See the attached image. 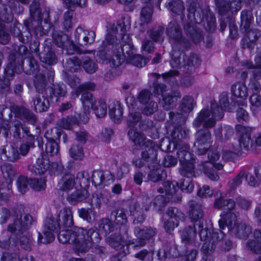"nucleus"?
Segmentation results:
<instances>
[{
  "instance_id": "1",
  "label": "nucleus",
  "mask_w": 261,
  "mask_h": 261,
  "mask_svg": "<svg viewBox=\"0 0 261 261\" xmlns=\"http://www.w3.org/2000/svg\"><path fill=\"white\" fill-rule=\"evenodd\" d=\"M116 32L114 30L110 31L102 41L100 49L97 52V60L103 64H110L112 67L120 65L123 61L121 53L124 54L125 47H129L131 39L128 35L123 34L121 38V42L119 46V40L116 36Z\"/></svg>"
},
{
  "instance_id": "2",
  "label": "nucleus",
  "mask_w": 261,
  "mask_h": 261,
  "mask_svg": "<svg viewBox=\"0 0 261 261\" xmlns=\"http://www.w3.org/2000/svg\"><path fill=\"white\" fill-rule=\"evenodd\" d=\"M58 240L63 244H73L80 252H85L91 246L92 242L99 240V234L93 229L88 230L83 228L74 227L70 229L62 230L58 234Z\"/></svg>"
},
{
  "instance_id": "3",
  "label": "nucleus",
  "mask_w": 261,
  "mask_h": 261,
  "mask_svg": "<svg viewBox=\"0 0 261 261\" xmlns=\"http://www.w3.org/2000/svg\"><path fill=\"white\" fill-rule=\"evenodd\" d=\"M228 96L222 94L220 96L219 103L216 101L211 102V111L208 109H203L198 113L193 122L195 127H199L201 124L204 127L212 128L216 124L217 120L221 119L224 114V110H229Z\"/></svg>"
},
{
  "instance_id": "4",
  "label": "nucleus",
  "mask_w": 261,
  "mask_h": 261,
  "mask_svg": "<svg viewBox=\"0 0 261 261\" xmlns=\"http://www.w3.org/2000/svg\"><path fill=\"white\" fill-rule=\"evenodd\" d=\"M188 20L184 24V30L187 35L195 43L200 42L203 38L201 31L194 23H200L204 19V14L198 0L187 1Z\"/></svg>"
},
{
  "instance_id": "5",
  "label": "nucleus",
  "mask_w": 261,
  "mask_h": 261,
  "mask_svg": "<svg viewBox=\"0 0 261 261\" xmlns=\"http://www.w3.org/2000/svg\"><path fill=\"white\" fill-rule=\"evenodd\" d=\"M219 224L221 229L227 226L229 230H231L241 239H246L252 232L251 226L245 223L237 225L235 213H223Z\"/></svg>"
},
{
  "instance_id": "6",
  "label": "nucleus",
  "mask_w": 261,
  "mask_h": 261,
  "mask_svg": "<svg viewBox=\"0 0 261 261\" xmlns=\"http://www.w3.org/2000/svg\"><path fill=\"white\" fill-rule=\"evenodd\" d=\"M60 221L58 213L51 214L46 217L44 221L43 234L39 233V243L47 244L54 240L55 234L60 229Z\"/></svg>"
},
{
  "instance_id": "7",
  "label": "nucleus",
  "mask_w": 261,
  "mask_h": 261,
  "mask_svg": "<svg viewBox=\"0 0 261 261\" xmlns=\"http://www.w3.org/2000/svg\"><path fill=\"white\" fill-rule=\"evenodd\" d=\"M166 34L169 39L173 41L174 46L179 50L183 51L190 47V42L183 37L182 30L176 20H172L168 23Z\"/></svg>"
},
{
  "instance_id": "8",
  "label": "nucleus",
  "mask_w": 261,
  "mask_h": 261,
  "mask_svg": "<svg viewBox=\"0 0 261 261\" xmlns=\"http://www.w3.org/2000/svg\"><path fill=\"white\" fill-rule=\"evenodd\" d=\"M31 18L25 21V25L29 30L33 31L38 36L44 34V29L41 26L42 14L39 8V4L34 1L30 8Z\"/></svg>"
},
{
  "instance_id": "9",
  "label": "nucleus",
  "mask_w": 261,
  "mask_h": 261,
  "mask_svg": "<svg viewBox=\"0 0 261 261\" xmlns=\"http://www.w3.org/2000/svg\"><path fill=\"white\" fill-rule=\"evenodd\" d=\"M189 133L188 129H184L181 127H178L174 128L171 134V140L167 139L163 140L160 144V147L162 150L167 151H170L171 145H173V148H177L179 146L187 144L183 142V139H185Z\"/></svg>"
},
{
  "instance_id": "10",
  "label": "nucleus",
  "mask_w": 261,
  "mask_h": 261,
  "mask_svg": "<svg viewBox=\"0 0 261 261\" xmlns=\"http://www.w3.org/2000/svg\"><path fill=\"white\" fill-rule=\"evenodd\" d=\"M203 127L204 129H201L197 131L195 135V142L194 149L195 152L199 155H202L206 153L211 146V134L208 130L209 128Z\"/></svg>"
},
{
  "instance_id": "11",
  "label": "nucleus",
  "mask_w": 261,
  "mask_h": 261,
  "mask_svg": "<svg viewBox=\"0 0 261 261\" xmlns=\"http://www.w3.org/2000/svg\"><path fill=\"white\" fill-rule=\"evenodd\" d=\"M179 169L180 174L186 177L187 179L181 180L180 185L181 190L185 191L186 192H191L194 188V184L191 180V178L195 176L194 165L192 162L184 163L181 164Z\"/></svg>"
},
{
  "instance_id": "12",
  "label": "nucleus",
  "mask_w": 261,
  "mask_h": 261,
  "mask_svg": "<svg viewBox=\"0 0 261 261\" xmlns=\"http://www.w3.org/2000/svg\"><path fill=\"white\" fill-rule=\"evenodd\" d=\"M16 217H20V220L15 221L12 225L8 226V230L16 234L21 233L27 229L34 221V219L29 213H19Z\"/></svg>"
},
{
  "instance_id": "13",
  "label": "nucleus",
  "mask_w": 261,
  "mask_h": 261,
  "mask_svg": "<svg viewBox=\"0 0 261 261\" xmlns=\"http://www.w3.org/2000/svg\"><path fill=\"white\" fill-rule=\"evenodd\" d=\"M74 39L72 40L74 44L82 46L91 45L94 42L95 34L93 31L85 30L82 27H78L74 32Z\"/></svg>"
},
{
  "instance_id": "14",
  "label": "nucleus",
  "mask_w": 261,
  "mask_h": 261,
  "mask_svg": "<svg viewBox=\"0 0 261 261\" xmlns=\"http://www.w3.org/2000/svg\"><path fill=\"white\" fill-rule=\"evenodd\" d=\"M81 100L83 106V112L79 114L80 120L84 123L88 122L91 110H93L96 102L93 95L90 92L82 94Z\"/></svg>"
},
{
  "instance_id": "15",
  "label": "nucleus",
  "mask_w": 261,
  "mask_h": 261,
  "mask_svg": "<svg viewBox=\"0 0 261 261\" xmlns=\"http://www.w3.org/2000/svg\"><path fill=\"white\" fill-rule=\"evenodd\" d=\"M143 146L141 156L142 159L147 162L148 164L153 163L156 160L157 149L159 147L157 144L150 140L146 141Z\"/></svg>"
},
{
  "instance_id": "16",
  "label": "nucleus",
  "mask_w": 261,
  "mask_h": 261,
  "mask_svg": "<svg viewBox=\"0 0 261 261\" xmlns=\"http://www.w3.org/2000/svg\"><path fill=\"white\" fill-rule=\"evenodd\" d=\"M239 134V144L240 150L244 149L248 150L252 145L251 135L254 128L250 127L239 125L237 127ZM239 151L240 149H236Z\"/></svg>"
},
{
  "instance_id": "17",
  "label": "nucleus",
  "mask_w": 261,
  "mask_h": 261,
  "mask_svg": "<svg viewBox=\"0 0 261 261\" xmlns=\"http://www.w3.org/2000/svg\"><path fill=\"white\" fill-rule=\"evenodd\" d=\"M163 218L164 228L169 233L178 225L180 221L185 220L184 213H165Z\"/></svg>"
},
{
  "instance_id": "18",
  "label": "nucleus",
  "mask_w": 261,
  "mask_h": 261,
  "mask_svg": "<svg viewBox=\"0 0 261 261\" xmlns=\"http://www.w3.org/2000/svg\"><path fill=\"white\" fill-rule=\"evenodd\" d=\"M163 186V188L161 187L158 189L159 193H163L165 192L166 194L171 196V200L175 202L181 201V190L176 183L171 182L168 180L164 181Z\"/></svg>"
},
{
  "instance_id": "19",
  "label": "nucleus",
  "mask_w": 261,
  "mask_h": 261,
  "mask_svg": "<svg viewBox=\"0 0 261 261\" xmlns=\"http://www.w3.org/2000/svg\"><path fill=\"white\" fill-rule=\"evenodd\" d=\"M194 99L191 96H186L182 99L181 102L179 106L180 113H175L171 112L169 113L170 119L172 121L177 120V118L184 120L182 116L183 113H189L193 110Z\"/></svg>"
},
{
  "instance_id": "20",
  "label": "nucleus",
  "mask_w": 261,
  "mask_h": 261,
  "mask_svg": "<svg viewBox=\"0 0 261 261\" xmlns=\"http://www.w3.org/2000/svg\"><path fill=\"white\" fill-rule=\"evenodd\" d=\"M53 38L57 45L61 48H72L73 50L81 53L79 47L74 44L72 40H69V36L67 34L63 32H54L53 35Z\"/></svg>"
},
{
  "instance_id": "21",
  "label": "nucleus",
  "mask_w": 261,
  "mask_h": 261,
  "mask_svg": "<svg viewBox=\"0 0 261 261\" xmlns=\"http://www.w3.org/2000/svg\"><path fill=\"white\" fill-rule=\"evenodd\" d=\"M154 93L157 94H162L163 100L161 105L163 109L165 110H169L174 106V97L170 94H164L163 93L166 91V86L164 84H153Z\"/></svg>"
},
{
  "instance_id": "22",
  "label": "nucleus",
  "mask_w": 261,
  "mask_h": 261,
  "mask_svg": "<svg viewBox=\"0 0 261 261\" xmlns=\"http://www.w3.org/2000/svg\"><path fill=\"white\" fill-rule=\"evenodd\" d=\"M17 2H15L13 0H11L9 2V8L8 9L6 5L4 4H0V16L2 19H3L2 17H4V20L6 21H9L13 19L12 13L13 12H17L16 7L18 6L19 8V4L18 2H20L23 4H28V0H17Z\"/></svg>"
},
{
  "instance_id": "23",
  "label": "nucleus",
  "mask_w": 261,
  "mask_h": 261,
  "mask_svg": "<svg viewBox=\"0 0 261 261\" xmlns=\"http://www.w3.org/2000/svg\"><path fill=\"white\" fill-rule=\"evenodd\" d=\"M134 231L138 239L132 244H135V246L137 247L144 246L146 244L145 239H149L156 234V229L150 227L142 229L135 227Z\"/></svg>"
},
{
  "instance_id": "24",
  "label": "nucleus",
  "mask_w": 261,
  "mask_h": 261,
  "mask_svg": "<svg viewBox=\"0 0 261 261\" xmlns=\"http://www.w3.org/2000/svg\"><path fill=\"white\" fill-rule=\"evenodd\" d=\"M111 119L115 123H120L123 118V109L119 102L111 101L109 105Z\"/></svg>"
},
{
  "instance_id": "25",
  "label": "nucleus",
  "mask_w": 261,
  "mask_h": 261,
  "mask_svg": "<svg viewBox=\"0 0 261 261\" xmlns=\"http://www.w3.org/2000/svg\"><path fill=\"white\" fill-rule=\"evenodd\" d=\"M11 112L16 117L24 119L32 124L35 123L36 121L35 115L23 107L13 106Z\"/></svg>"
},
{
  "instance_id": "26",
  "label": "nucleus",
  "mask_w": 261,
  "mask_h": 261,
  "mask_svg": "<svg viewBox=\"0 0 261 261\" xmlns=\"http://www.w3.org/2000/svg\"><path fill=\"white\" fill-rule=\"evenodd\" d=\"M231 93L237 97L243 99L242 106H246V99L248 96L247 88L243 82H237L233 84L231 88Z\"/></svg>"
},
{
  "instance_id": "27",
  "label": "nucleus",
  "mask_w": 261,
  "mask_h": 261,
  "mask_svg": "<svg viewBox=\"0 0 261 261\" xmlns=\"http://www.w3.org/2000/svg\"><path fill=\"white\" fill-rule=\"evenodd\" d=\"M260 35L259 32L257 30H250L247 32L242 39L243 48L252 49L254 47V43Z\"/></svg>"
},
{
  "instance_id": "28",
  "label": "nucleus",
  "mask_w": 261,
  "mask_h": 261,
  "mask_svg": "<svg viewBox=\"0 0 261 261\" xmlns=\"http://www.w3.org/2000/svg\"><path fill=\"white\" fill-rule=\"evenodd\" d=\"M49 161L43 157L39 158L33 166L31 171L36 175L43 174L49 169Z\"/></svg>"
},
{
  "instance_id": "29",
  "label": "nucleus",
  "mask_w": 261,
  "mask_h": 261,
  "mask_svg": "<svg viewBox=\"0 0 261 261\" xmlns=\"http://www.w3.org/2000/svg\"><path fill=\"white\" fill-rule=\"evenodd\" d=\"M254 238L255 240H249L247 242L246 246L253 253L261 254V231L255 230L254 232Z\"/></svg>"
},
{
  "instance_id": "30",
  "label": "nucleus",
  "mask_w": 261,
  "mask_h": 261,
  "mask_svg": "<svg viewBox=\"0 0 261 261\" xmlns=\"http://www.w3.org/2000/svg\"><path fill=\"white\" fill-rule=\"evenodd\" d=\"M75 185V177L70 173L65 174L58 183L59 190L67 191L72 190Z\"/></svg>"
},
{
  "instance_id": "31",
  "label": "nucleus",
  "mask_w": 261,
  "mask_h": 261,
  "mask_svg": "<svg viewBox=\"0 0 261 261\" xmlns=\"http://www.w3.org/2000/svg\"><path fill=\"white\" fill-rule=\"evenodd\" d=\"M88 195V191L85 189L76 190L67 196V200L70 204H76L86 199Z\"/></svg>"
},
{
  "instance_id": "32",
  "label": "nucleus",
  "mask_w": 261,
  "mask_h": 261,
  "mask_svg": "<svg viewBox=\"0 0 261 261\" xmlns=\"http://www.w3.org/2000/svg\"><path fill=\"white\" fill-rule=\"evenodd\" d=\"M48 89L50 94V98L51 99L56 98V101H58L60 97H65L67 92L66 86L63 84H53Z\"/></svg>"
},
{
  "instance_id": "33",
  "label": "nucleus",
  "mask_w": 261,
  "mask_h": 261,
  "mask_svg": "<svg viewBox=\"0 0 261 261\" xmlns=\"http://www.w3.org/2000/svg\"><path fill=\"white\" fill-rule=\"evenodd\" d=\"M127 135L136 146L144 147V143L147 141L145 135L137 131L136 128H129L128 130Z\"/></svg>"
},
{
  "instance_id": "34",
  "label": "nucleus",
  "mask_w": 261,
  "mask_h": 261,
  "mask_svg": "<svg viewBox=\"0 0 261 261\" xmlns=\"http://www.w3.org/2000/svg\"><path fill=\"white\" fill-rule=\"evenodd\" d=\"M34 109L37 112L46 111L49 105L48 100L42 94L36 95L33 98Z\"/></svg>"
},
{
  "instance_id": "35",
  "label": "nucleus",
  "mask_w": 261,
  "mask_h": 261,
  "mask_svg": "<svg viewBox=\"0 0 261 261\" xmlns=\"http://www.w3.org/2000/svg\"><path fill=\"white\" fill-rule=\"evenodd\" d=\"M152 14V7L150 4L147 5L146 6L143 7L140 16V25L142 27H144L151 22Z\"/></svg>"
},
{
  "instance_id": "36",
  "label": "nucleus",
  "mask_w": 261,
  "mask_h": 261,
  "mask_svg": "<svg viewBox=\"0 0 261 261\" xmlns=\"http://www.w3.org/2000/svg\"><path fill=\"white\" fill-rule=\"evenodd\" d=\"M166 7H168L173 13L180 15L182 21L184 17V12L185 11V6L184 2L181 0H172L167 4Z\"/></svg>"
},
{
  "instance_id": "37",
  "label": "nucleus",
  "mask_w": 261,
  "mask_h": 261,
  "mask_svg": "<svg viewBox=\"0 0 261 261\" xmlns=\"http://www.w3.org/2000/svg\"><path fill=\"white\" fill-rule=\"evenodd\" d=\"M196 238V227L188 226L185 228L181 234V240L185 244H192Z\"/></svg>"
},
{
  "instance_id": "38",
  "label": "nucleus",
  "mask_w": 261,
  "mask_h": 261,
  "mask_svg": "<svg viewBox=\"0 0 261 261\" xmlns=\"http://www.w3.org/2000/svg\"><path fill=\"white\" fill-rule=\"evenodd\" d=\"M176 149H178L177 154L181 165L184 163L191 162V154L190 152V147L188 144H184Z\"/></svg>"
},
{
  "instance_id": "39",
  "label": "nucleus",
  "mask_w": 261,
  "mask_h": 261,
  "mask_svg": "<svg viewBox=\"0 0 261 261\" xmlns=\"http://www.w3.org/2000/svg\"><path fill=\"white\" fill-rule=\"evenodd\" d=\"M180 55L183 58V66L185 67L188 66V70L200 64V59L196 54H192L189 57H187L184 53H180Z\"/></svg>"
},
{
  "instance_id": "40",
  "label": "nucleus",
  "mask_w": 261,
  "mask_h": 261,
  "mask_svg": "<svg viewBox=\"0 0 261 261\" xmlns=\"http://www.w3.org/2000/svg\"><path fill=\"white\" fill-rule=\"evenodd\" d=\"M213 242L205 241L202 247V259L204 261H213L211 255L215 250Z\"/></svg>"
},
{
  "instance_id": "41",
  "label": "nucleus",
  "mask_w": 261,
  "mask_h": 261,
  "mask_svg": "<svg viewBox=\"0 0 261 261\" xmlns=\"http://www.w3.org/2000/svg\"><path fill=\"white\" fill-rule=\"evenodd\" d=\"M164 27L161 25L152 28L149 32V36L154 42H162L164 40Z\"/></svg>"
},
{
  "instance_id": "42",
  "label": "nucleus",
  "mask_w": 261,
  "mask_h": 261,
  "mask_svg": "<svg viewBox=\"0 0 261 261\" xmlns=\"http://www.w3.org/2000/svg\"><path fill=\"white\" fill-rule=\"evenodd\" d=\"M109 244L116 250H120L123 247L124 243L122 237L119 234H113L107 238Z\"/></svg>"
},
{
  "instance_id": "43",
  "label": "nucleus",
  "mask_w": 261,
  "mask_h": 261,
  "mask_svg": "<svg viewBox=\"0 0 261 261\" xmlns=\"http://www.w3.org/2000/svg\"><path fill=\"white\" fill-rule=\"evenodd\" d=\"M92 110L96 117L99 118L105 117L107 112L106 102L103 99H99L96 102Z\"/></svg>"
},
{
  "instance_id": "44",
  "label": "nucleus",
  "mask_w": 261,
  "mask_h": 261,
  "mask_svg": "<svg viewBox=\"0 0 261 261\" xmlns=\"http://www.w3.org/2000/svg\"><path fill=\"white\" fill-rule=\"evenodd\" d=\"M142 118L139 112L131 110L127 118V126L129 128H136V125Z\"/></svg>"
},
{
  "instance_id": "45",
  "label": "nucleus",
  "mask_w": 261,
  "mask_h": 261,
  "mask_svg": "<svg viewBox=\"0 0 261 261\" xmlns=\"http://www.w3.org/2000/svg\"><path fill=\"white\" fill-rule=\"evenodd\" d=\"M34 83L37 92L42 94L46 85L44 76L41 73L36 74L34 79Z\"/></svg>"
},
{
  "instance_id": "46",
  "label": "nucleus",
  "mask_w": 261,
  "mask_h": 261,
  "mask_svg": "<svg viewBox=\"0 0 261 261\" xmlns=\"http://www.w3.org/2000/svg\"><path fill=\"white\" fill-rule=\"evenodd\" d=\"M81 64V61L77 57H73L67 59L64 67L66 70L73 72L77 70Z\"/></svg>"
},
{
  "instance_id": "47",
  "label": "nucleus",
  "mask_w": 261,
  "mask_h": 261,
  "mask_svg": "<svg viewBox=\"0 0 261 261\" xmlns=\"http://www.w3.org/2000/svg\"><path fill=\"white\" fill-rule=\"evenodd\" d=\"M69 154L75 160H82L84 157L83 147L76 144H73L69 149Z\"/></svg>"
},
{
  "instance_id": "48",
  "label": "nucleus",
  "mask_w": 261,
  "mask_h": 261,
  "mask_svg": "<svg viewBox=\"0 0 261 261\" xmlns=\"http://www.w3.org/2000/svg\"><path fill=\"white\" fill-rule=\"evenodd\" d=\"M114 229L113 224L108 219H102L99 224V231L101 233L107 235Z\"/></svg>"
},
{
  "instance_id": "49",
  "label": "nucleus",
  "mask_w": 261,
  "mask_h": 261,
  "mask_svg": "<svg viewBox=\"0 0 261 261\" xmlns=\"http://www.w3.org/2000/svg\"><path fill=\"white\" fill-rule=\"evenodd\" d=\"M76 122V118L74 117L70 116L60 119L58 121L57 124L60 127L70 129L72 128V125Z\"/></svg>"
},
{
  "instance_id": "50",
  "label": "nucleus",
  "mask_w": 261,
  "mask_h": 261,
  "mask_svg": "<svg viewBox=\"0 0 261 261\" xmlns=\"http://www.w3.org/2000/svg\"><path fill=\"white\" fill-rule=\"evenodd\" d=\"M45 151L48 155H56L59 151V146L55 140L48 141L45 144Z\"/></svg>"
},
{
  "instance_id": "51",
  "label": "nucleus",
  "mask_w": 261,
  "mask_h": 261,
  "mask_svg": "<svg viewBox=\"0 0 261 261\" xmlns=\"http://www.w3.org/2000/svg\"><path fill=\"white\" fill-rule=\"evenodd\" d=\"M247 177V174L244 171H241L239 174L229 182V185L231 190H234L242 182L243 180Z\"/></svg>"
},
{
  "instance_id": "52",
  "label": "nucleus",
  "mask_w": 261,
  "mask_h": 261,
  "mask_svg": "<svg viewBox=\"0 0 261 261\" xmlns=\"http://www.w3.org/2000/svg\"><path fill=\"white\" fill-rule=\"evenodd\" d=\"M41 61L49 65H53L57 62L56 55L52 51H48L46 53L42 54L40 56Z\"/></svg>"
},
{
  "instance_id": "53",
  "label": "nucleus",
  "mask_w": 261,
  "mask_h": 261,
  "mask_svg": "<svg viewBox=\"0 0 261 261\" xmlns=\"http://www.w3.org/2000/svg\"><path fill=\"white\" fill-rule=\"evenodd\" d=\"M3 176L6 178H8L11 181L16 174L15 169L10 164H5L1 166Z\"/></svg>"
},
{
  "instance_id": "54",
  "label": "nucleus",
  "mask_w": 261,
  "mask_h": 261,
  "mask_svg": "<svg viewBox=\"0 0 261 261\" xmlns=\"http://www.w3.org/2000/svg\"><path fill=\"white\" fill-rule=\"evenodd\" d=\"M19 244L22 249L27 251L31 250L33 244L32 236L30 235L21 236L19 239Z\"/></svg>"
},
{
  "instance_id": "55",
  "label": "nucleus",
  "mask_w": 261,
  "mask_h": 261,
  "mask_svg": "<svg viewBox=\"0 0 261 261\" xmlns=\"http://www.w3.org/2000/svg\"><path fill=\"white\" fill-rule=\"evenodd\" d=\"M158 110V105L154 101H149L148 103L144 105L142 109V113L147 116H150L156 112Z\"/></svg>"
},
{
  "instance_id": "56",
  "label": "nucleus",
  "mask_w": 261,
  "mask_h": 261,
  "mask_svg": "<svg viewBox=\"0 0 261 261\" xmlns=\"http://www.w3.org/2000/svg\"><path fill=\"white\" fill-rule=\"evenodd\" d=\"M45 182L46 180L44 178H34L30 180L29 185L33 190L39 191L45 189Z\"/></svg>"
},
{
  "instance_id": "57",
  "label": "nucleus",
  "mask_w": 261,
  "mask_h": 261,
  "mask_svg": "<svg viewBox=\"0 0 261 261\" xmlns=\"http://www.w3.org/2000/svg\"><path fill=\"white\" fill-rule=\"evenodd\" d=\"M83 67L85 71L89 73L95 72L97 66L95 63L91 60L88 57H86L83 61Z\"/></svg>"
},
{
  "instance_id": "58",
  "label": "nucleus",
  "mask_w": 261,
  "mask_h": 261,
  "mask_svg": "<svg viewBox=\"0 0 261 261\" xmlns=\"http://www.w3.org/2000/svg\"><path fill=\"white\" fill-rule=\"evenodd\" d=\"M220 155L216 151H212L208 153V158L210 163L217 170H221L223 168L222 164L219 163H217L216 161L219 159Z\"/></svg>"
},
{
  "instance_id": "59",
  "label": "nucleus",
  "mask_w": 261,
  "mask_h": 261,
  "mask_svg": "<svg viewBox=\"0 0 261 261\" xmlns=\"http://www.w3.org/2000/svg\"><path fill=\"white\" fill-rule=\"evenodd\" d=\"M216 5L221 15H224L231 10L229 3L225 0H216Z\"/></svg>"
},
{
  "instance_id": "60",
  "label": "nucleus",
  "mask_w": 261,
  "mask_h": 261,
  "mask_svg": "<svg viewBox=\"0 0 261 261\" xmlns=\"http://www.w3.org/2000/svg\"><path fill=\"white\" fill-rule=\"evenodd\" d=\"M138 101L143 106L148 103L149 101L154 100L152 98V93L148 90H142L138 95Z\"/></svg>"
},
{
  "instance_id": "61",
  "label": "nucleus",
  "mask_w": 261,
  "mask_h": 261,
  "mask_svg": "<svg viewBox=\"0 0 261 261\" xmlns=\"http://www.w3.org/2000/svg\"><path fill=\"white\" fill-rule=\"evenodd\" d=\"M148 61V60L147 58H144L140 55H135L130 59V63L138 67L145 66Z\"/></svg>"
},
{
  "instance_id": "62",
  "label": "nucleus",
  "mask_w": 261,
  "mask_h": 261,
  "mask_svg": "<svg viewBox=\"0 0 261 261\" xmlns=\"http://www.w3.org/2000/svg\"><path fill=\"white\" fill-rule=\"evenodd\" d=\"M73 16V12L68 11L64 14V20L63 21V25L64 29L66 31H68L72 27V17Z\"/></svg>"
},
{
  "instance_id": "63",
  "label": "nucleus",
  "mask_w": 261,
  "mask_h": 261,
  "mask_svg": "<svg viewBox=\"0 0 261 261\" xmlns=\"http://www.w3.org/2000/svg\"><path fill=\"white\" fill-rule=\"evenodd\" d=\"M60 215V219L62 218L60 221L65 227H70L73 223V217L72 213H58Z\"/></svg>"
},
{
  "instance_id": "64",
  "label": "nucleus",
  "mask_w": 261,
  "mask_h": 261,
  "mask_svg": "<svg viewBox=\"0 0 261 261\" xmlns=\"http://www.w3.org/2000/svg\"><path fill=\"white\" fill-rule=\"evenodd\" d=\"M163 171L161 169H153L148 174V179L152 182H158L162 179Z\"/></svg>"
}]
</instances>
